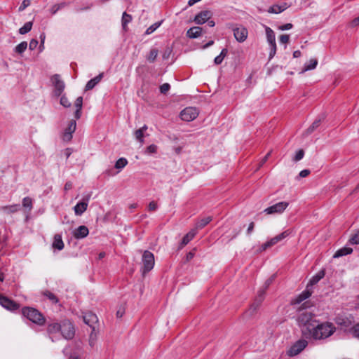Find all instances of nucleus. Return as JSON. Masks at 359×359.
I'll return each instance as SVG.
<instances>
[{
  "mask_svg": "<svg viewBox=\"0 0 359 359\" xmlns=\"http://www.w3.org/2000/svg\"><path fill=\"white\" fill-rule=\"evenodd\" d=\"M158 209V205L155 201H151L148 205V210L149 211H155Z\"/></svg>",
  "mask_w": 359,
  "mask_h": 359,
  "instance_id": "nucleus-52",
  "label": "nucleus"
},
{
  "mask_svg": "<svg viewBox=\"0 0 359 359\" xmlns=\"http://www.w3.org/2000/svg\"><path fill=\"white\" fill-rule=\"evenodd\" d=\"M211 13L208 11H203L198 13L194 18V22L197 25H203L211 18Z\"/></svg>",
  "mask_w": 359,
  "mask_h": 359,
  "instance_id": "nucleus-16",
  "label": "nucleus"
},
{
  "mask_svg": "<svg viewBox=\"0 0 359 359\" xmlns=\"http://www.w3.org/2000/svg\"><path fill=\"white\" fill-rule=\"evenodd\" d=\"M1 210L7 213H14L20 210L19 204H14L11 205H6L1 207Z\"/></svg>",
  "mask_w": 359,
  "mask_h": 359,
  "instance_id": "nucleus-30",
  "label": "nucleus"
},
{
  "mask_svg": "<svg viewBox=\"0 0 359 359\" xmlns=\"http://www.w3.org/2000/svg\"><path fill=\"white\" fill-rule=\"evenodd\" d=\"M103 76L104 73H100L93 79L89 80L85 86V90H92L97 84H98L100 82V81L103 78Z\"/></svg>",
  "mask_w": 359,
  "mask_h": 359,
  "instance_id": "nucleus-18",
  "label": "nucleus"
},
{
  "mask_svg": "<svg viewBox=\"0 0 359 359\" xmlns=\"http://www.w3.org/2000/svg\"><path fill=\"white\" fill-rule=\"evenodd\" d=\"M266 290H264V288L262 287L260 288V290L258 291L257 297L255 299V303L252 305V307L254 310H256L257 307L260 305L264 299V294Z\"/></svg>",
  "mask_w": 359,
  "mask_h": 359,
  "instance_id": "nucleus-25",
  "label": "nucleus"
},
{
  "mask_svg": "<svg viewBox=\"0 0 359 359\" xmlns=\"http://www.w3.org/2000/svg\"><path fill=\"white\" fill-rule=\"evenodd\" d=\"M298 323L300 326L305 327V330L302 332L303 334L306 335L309 332L310 325H314L317 323V320L313 319V315L311 313L305 312L299 316Z\"/></svg>",
  "mask_w": 359,
  "mask_h": 359,
  "instance_id": "nucleus-3",
  "label": "nucleus"
},
{
  "mask_svg": "<svg viewBox=\"0 0 359 359\" xmlns=\"http://www.w3.org/2000/svg\"><path fill=\"white\" fill-rule=\"evenodd\" d=\"M350 26L351 27H355L359 26V15L356 18H355L351 22Z\"/></svg>",
  "mask_w": 359,
  "mask_h": 359,
  "instance_id": "nucleus-56",
  "label": "nucleus"
},
{
  "mask_svg": "<svg viewBox=\"0 0 359 359\" xmlns=\"http://www.w3.org/2000/svg\"><path fill=\"white\" fill-rule=\"evenodd\" d=\"M273 282V278H269L268 280H266V282L264 283V285H263V287L264 288V290H267L268 287H269V285L272 283Z\"/></svg>",
  "mask_w": 359,
  "mask_h": 359,
  "instance_id": "nucleus-58",
  "label": "nucleus"
},
{
  "mask_svg": "<svg viewBox=\"0 0 359 359\" xmlns=\"http://www.w3.org/2000/svg\"><path fill=\"white\" fill-rule=\"evenodd\" d=\"M33 200L30 197H25L22 199V206L25 208H28L29 211L32 209Z\"/></svg>",
  "mask_w": 359,
  "mask_h": 359,
  "instance_id": "nucleus-41",
  "label": "nucleus"
},
{
  "mask_svg": "<svg viewBox=\"0 0 359 359\" xmlns=\"http://www.w3.org/2000/svg\"><path fill=\"white\" fill-rule=\"evenodd\" d=\"M76 128V123L75 120L70 121L68 127L65 129L63 133V140L69 142L72 138V134L75 132Z\"/></svg>",
  "mask_w": 359,
  "mask_h": 359,
  "instance_id": "nucleus-14",
  "label": "nucleus"
},
{
  "mask_svg": "<svg viewBox=\"0 0 359 359\" xmlns=\"http://www.w3.org/2000/svg\"><path fill=\"white\" fill-rule=\"evenodd\" d=\"M60 8V6H57L56 5H55L54 6H53L52 9H51V13L52 14H55L57 13V11L59 10Z\"/></svg>",
  "mask_w": 359,
  "mask_h": 359,
  "instance_id": "nucleus-63",
  "label": "nucleus"
},
{
  "mask_svg": "<svg viewBox=\"0 0 359 359\" xmlns=\"http://www.w3.org/2000/svg\"><path fill=\"white\" fill-rule=\"evenodd\" d=\"M309 285L306 286V288L305 290H304L301 294H299L295 301V304H300L302 302L304 301L305 299H308L309 297L311 296L312 291L310 290Z\"/></svg>",
  "mask_w": 359,
  "mask_h": 359,
  "instance_id": "nucleus-20",
  "label": "nucleus"
},
{
  "mask_svg": "<svg viewBox=\"0 0 359 359\" xmlns=\"http://www.w3.org/2000/svg\"><path fill=\"white\" fill-rule=\"evenodd\" d=\"M0 304L7 310L14 311L19 309V304L9 298L0 294Z\"/></svg>",
  "mask_w": 359,
  "mask_h": 359,
  "instance_id": "nucleus-11",
  "label": "nucleus"
},
{
  "mask_svg": "<svg viewBox=\"0 0 359 359\" xmlns=\"http://www.w3.org/2000/svg\"><path fill=\"white\" fill-rule=\"evenodd\" d=\"M233 32L236 40L239 43L244 42L248 38V31L243 26L234 28Z\"/></svg>",
  "mask_w": 359,
  "mask_h": 359,
  "instance_id": "nucleus-13",
  "label": "nucleus"
},
{
  "mask_svg": "<svg viewBox=\"0 0 359 359\" xmlns=\"http://www.w3.org/2000/svg\"><path fill=\"white\" fill-rule=\"evenodd\" d=\"M132 20L130 15L124 12L122 15V27L124 30H126L127 25Z\"/></svg>",
  "mask_w": 359,
  "mask_h": 359,
  "instance_id": "nucleus-35",
  "label": "nucleus"
},
{
  "mask_svg": "<svg viewBox=\"0 0 359 359\" xmlns=\"http://www.w3.org/2000/svg\"><path fill=\"white\" fill-rule=\"evenodd\" d=\"M318 65V60L317 59L312 58L309 61H308L306 63H305L304 67V71H309L314 69Z\"/></svg>",
  "mask_w": 359,
  "mask_h": 359,
  "instance_id": "nucleus-31",
  "label": "nucleus"
},
{
  "mask_svg": "<svg viewBox=\"0 0 359 359\" xmlns=\"http://www.w3.org/2000/svg\"><path fill=\"white\" fill-rule=\"evenodd\" d=\"M266 40L269 45L276 44V36L274 32L267 26H264Z\"/></svg>",
  "mask_w": 359,
  "mask_h": 359,
  "instance_id": "nucleus-24",
  "label": "nucleus"
},
{
  "mask_svg": "<svg viewBox=\"0 0 359 359\" xmlns=\"http://www.w3.org/2000/svg\"><path fill=\"white\" fill-rule=\"evenodd\" d=\"M43 294L53 304H57L58 302L57 297L50 291L46 290L43 292Z\"/></svg>",
  "mask_w": 359,
  "mask_h": 359,
  "instance_id": "nucleus-38",
  "label": "nucleus"
},
{
  "mask_svg": "<svg viewBox=\"0 0 359 359\" xmlns=\"http://www.w3.org/2000/svg\"><path fill=\"white\" fill-rule=\"evenodd\" d=\"M72 188V183L71 182H67L65 184V189L69 190Z\"/></svg>",
  "mask_w": 359,
  "mask_h": 359,
  "instance_id": "nucleus-60",
  "label": "nucleus"
},
{
  "mask_svg": "<svg viewBox=\"0 0 359 359\" xmlns=\"http://www.w3.org/2000/svg\"><path fill=\"white\" fill-rule=\"evenodd\" d=\"M198 115L196 108L187 107L180 112V118L184 121H191L194 120Z\"/></svg>",
  "mask_w": 359,
  "mask_h": 359,
  "instance_id": "nucleus-10",
  "label": "nucleus"
},
{
  "mask_svg": "<svg viewBox=\"0 0 359 359\" xmlns=\"http://www.w3.org/2000/svg\"><path fill=\"white\" fill-rule=\"evenodd\" d=\"M325 275V272L324 269L319 271L311 278L307 285H309V287H312L313 285L317 284L322 278H324Z\"/></svg>",
  "mask_w": 359,
  "mask_h": 359,
  "instance_id": "nucleus-22",
  "label": "nucleus"
},
{
  "mask_svg": "<svg viewBox=\"0 0 359 359\" xmlns=\"http://www.w3.org/2000/svg\"><path fill=\"white\" fill-rule=\"evenodd\" d=\"M32 27V22H27L25 23V25L19 29V33L20 34H25L28 33Z\"/></svg>",
  "mask_w": 359,
  "mask_h": 359,
  "instance_id": "nucleus-39",
  "label": "nucleus"
},
{
  "mask_svg": "<svg viewBox=\"0 0 359 359\" xmlns=\"http://www.w3.org/2000/svg\"><path fill=\"white\" fill-rule=\"evenodd\" d=\"M254 227H255V224L254 222H250L249 224V226H248V228L247 229V233L248 235H250L252 231H253V229H254Z\"/></svg>",
  "mask_w": 359,
  "mask_h": 359,
  "instance_id": "nucleus-59",
  "label": "nucleus"
},
{
  "mask_svg": "<svg viewBox=\"0 0 359 359\" xmlns=\"http://www.w3.org/2000/svg\"><path fill=\"white\" fill-rule=\"evenodd\" d=\"M308 345V341L306 339H299L287 351L288 356L292 357L300 353Z\"/></svg>",
  "mask_w": 359,
  "mask_h": 359,
  "instance_id": "nucleus-7",
  "label": "nucleus"
},
{
  "mask_svg": "<svg viewBox=\"0 0 359 359\" xmlns=\"http://www.w3.org/2000/svg\"><path fill=\"white\" fill-rule=\"evenodd\" d=\"M83 104V97L81 96L78 97L75 101V107L76 109H81Z\"/></svg>",
  "mask_w": 359,
  "mask_h": 359,
  "instance_id": "nucleus-50",
  "label": "nucleus"
},
{
  "mask_svg": "<svg viewBox=\"0 0 359 359\" xmlns=\"http://www.w3.org/2000/svg\"><path fill=\"white\" fill-rule=\"evenodd\" d=\"M61 328V323L53 322L49 323L47 327V332L49 334L59 333Z\"/></svg>",
  "mask_w": 359,
  "mask_h": 359,
  "instance_id": "nucleus-26",
  "label": "nucleus"
},
{
  "mask_svg": "<svg viewBox=\"0 0 359 359\" xmlns=\"http://www.w3.org/2000/svg\"><path fill=\"white\" fill-rule=\"evenodd\" d=\"M214 43V41L211 40L209 42H208L206 44H205L203 46V49H205L210 46H211L212 45H213Z\"/></svg>",
  "mask_w": 359,
  "mask_h": 359,
  "instance_id": "nucleus-64",
  "label": "nucleus"
},
{
  "mask_svg": "<svg viewBox=\"0 0 359 359\" xmlns=\"http://www.w3.org/2000/svg\"><path fill=\"white\" fill-rule=\"evenodd\" d=\"M128 164V161L126 158H118L116 163L115 168L119 170L123 169Z\"/></svg>",
  "mask_w": 359,
  "mask_h": 359,
  "instance_id": "nucleus-40",
  "label": "nucleus"
},
{
  "mask_svg": "<svg viewBox=\"0 0 359 359\" xmlns=\"http://www.w3.org/2000/svg\"><path fill=\"white\" fill-rule=\"evenodd\" d=\"M310 174V170H308V169H304V170H302L299 175L300 177H307Z\"/></svg>",
  "mask_w": 359,
  "mask_h": 359,
  "instance_id": "nucleus-57",
  "label": "nucleus"
},
{
  "mask_svg": "<svg viewBox=\"0 0 359 359\" xmlns=\"http://www.w3.org/2000/svg\"><path fill=\"white\" fill-rule=\"evenodd\" d=\"M39 38H40V41H41V42H40V43H41V45H43V44H44V41H45V39H46V34H45V33H43H43H41V34H40Z\"/></svg>",
  "mask_w": 359,
  "mask_h": 359,
  "instance_id": "nucleus-61",
  "label": "nucleus"
},
{
  "mask_svg": "<svg viewBox=\"0 0 359 359\" xmlns=\"http://www.w3.org/2000/svg\"><path fill=\"white\" fill-rule=\"evenodd\" d=\"M157 151V146L155 144H151L147 147L146 152L147 154H155Z\"/></svg>",
  "mask_w": 359,
  "mask_h": 359,
  "instance_id": "nucleus-49",
  "label": "nucleus"
},
{
  "mask_svg": "<svg viewBox=\"0 0 359 359\" xmlns=\"http://www.w3.org/2000/svg\"><path fill=\"white\" fill-rule=\"evenodd\" d=\"M280 42L281 43L286 44L289 42L290 37L287 34H282L279 38Z\"/></svg>",
  "mask_w": 359,
  "mask_h": 359,
  "instance_id": "nucleus-51",
  "label": "nucleus"
},
{
  "mask_svg": "<svg viewBox=\"0 0 359 359\" xmlns=\"http://www.w3.org/2000/svg\"><path fill=\"white\" fill-rule=\"evenodd\" d=\"M161 25V22H157L151 25L149 27H148L145 32L146 34H150L153 33L157 28L160 27Z\"/></svg>",
  "mask_w": 359,
  "mask_h": 359,
  "instance_id": "nucleus-42",
  "label": "nucleus"
},
{
  "mask_svg": "<svg viewBox=\"0 0 359 359\" xmlns=\"http://www.w3.org/2000/svg\"><path fill=\"white\" fill-rule=\"evenodd\" d=\"M64 246L65 245L62 239V236L60 234H55L54 236L52 247L57 250H62L64 248Z\"/></svg>",
  "mask_w": 359,
  "mask_h": 359,
  "instance_id": "nucleus-21",
  "label": "nucleus"
},
{
  "mask_svg": "<svg viewBox=\"0 0 359 359\" xmlns=\"http://www.w3.org/2000/svg\"><path fill=\"white\" fill-rule=\"evenodd\" d=\"M81 109H76V110L75 111V118L76 119L80 118L81 115Z\"/></svg>",
  "mask_w": 359,
  "mask_h": 359,
  "instance_id": "nucleus-62",
  "label": "nucleus"
},
{
  "mask_svg": "<svg viewBox=\"0 0 359 359\" xmlns=\"http://www.w3.org/2000/svg\"><path fill=\"white\" fill-rule=\"evenodd\" d=\"M306 334L310 339L316 341H324L331 337L337 330L336 326L331 322L320 323L317 321L314 325L311 324Z\"/></svg>",
  "mask_w": 359,
  "mask_h": 359,
  "instance_id": "nucleus-1",
  "label": "nucleus"
},
{
  "mask_svg": "<svg viewBox=\"0 0 359 359\" xmlns=\"http://www.w3.org/2000/svg\"><path fill=\"white\" fill-rule=\"evenodd\" d=\"M228 53V50L226 48H223L219 55L215 57L214 60V63L216 65H220L224 60V57L226 56Z\"/></svg>",
  "mask_w": 359,
  "mask_h": 359,
  "instance_id": "nucleus-32",
  "label": "nucleus"
},
{
  "mask_svg": "<svg viewBox=\"0 0 359 359\" xmlns=\"http://www.w3.org/2000/svg\"><path fill=\"white\" fill-rule=\"evenodd\" d=\"M158 53V49H156V48L151 49V50L149 51V54H148V55L147 57V60L149 62H154V60L157 57Z\"/></svg>",
  "mask_w": 359,
  "mask_h": 359,
  "instance_id": "nucleus-37",
  "label": "nucleus"
},
{
  "mask_svg": "<svg viewBox=\"0 0 359 359\" xmlns=\"http://www.w3.org/2000/svg\"><path fill=\"white\" fill-rule=\"evenodd\" d=\"M203 28L200 27H193L188 29L187 36L190 39L199 37L202 34Z\"/></svg>",
  "mask_w": 359,
  "mask_h": 359,
  "instance_id": "nucleus-19",
  "label": "nucleus"
},
{
  "mask_svg": "<svg viewBox=\"0 0 359 359\" xmlns=\"http://www.w3.org/2000/svg\"><path fill=\"white\" fill-rule=\"evenodd\" d=\"M288 7L289 6L287 5V3H283L281 5L275 4L269 8V12L271 13L278 14L286 10Z\"/></svg>",
  "mask_w": 359,
  "mask_h": 359,
  "instance_id": "nucleus-23",
  "label": "nucleus"
},
{
  "mask_svg": "<svg viewBox=\"0 0 359 359\" xmlns=\"http://www.w3.org/2000/svg\"><path fill=\"white\" fill-rule=\"evenodd\" d=\"M350 332L354 337L359 339V323L353 325Z\"/></svg>",
  "mask_w": 359,
  "mask_h": 359,
  "instance_id": "nucleus-43",
  "label": "nucleus"
},
{
  "mask_svg": "<svg viewBox=\"0 0 359 359\" xmlns=\"http://www.w3.org/2000/svg\"><path fill=\"white\" fill-rule=\"evenodd\" d=\"M212 219V217L208 216L199 219L196 223V227L198 229H203Z\"/></svg>",
  "mask_w": 359,
  "mask_h": 359,
  "instance_id": "nucleus-33",
  "label": "nucleus"
},
{
  "mask_svg": "<svg viewBox=\"0 0 359 359\" xmlns=\"http://www.w3.org/2000/svg\"><path fill=\"white\" fill-rule=\"evenodd\" d=\"M291 233L290 230L287 229L282 232L281 233L274 236L266 243H263L259 249L260 252L266 250L267 248H271L276 243L280 242L285 238H287Z\"/></svg>",
  "mask_w": 359,
  "mask_h": 359,
  "instance_id": "nucleus-5",
  "label": "nucleus"
},
{
  "mask_svg": "<svg viewBox=\"0 0 359 359\" xmlns=\"http://www.w3.org/2000/svg\"><path fill=\"white\" fill-rule=\"evenodd\" d=\"M29 0H24L19 7V11H22L29 5Z\"/></svg>",
  "mask_w": 359,
  "mask_h": 359,
  "instance_id": "nucleus-54",
  "label": "nucleus"
},
{
  "mask_svg": "<svg viewBox=\"0 0 359 359\" xmlns=\"http://www.w3.org/2000/svg\"><path fill=\"white\" fill-rule=\"evenodd\" d=\"M353 252L352 248L348 247H344L339 249L334 255V258L340 257L351 254Z\"/></svg>",
  "mask_w": 359,
  "mask_h": 359,
  "instance_id": "nucleus-29",
  "label": "nucleus"
},
{
  "mask_svg": "<svg viewBox=\"0 0 359 359\" xmlns=\"http://www.w3.org/2000/svg\"><path fill=\"white\" fill-rule=\"evenodd\" d=\"M289 203L285 201L278 202L264 210L268 215L281 214L288 207Z\"/></svg>",
  "mask_w": 359,
  "mask_h": 359,
  "instance_id": "nucleus-9",
  "label": "nucleus"
},
{
  "mask_svg": "<svg viewBox=\"0 0 359 359\" xmlns=\"http://www.w3.org/2000/svg\"><path fill=\"white\" fill-rule=\"evenodd\" d=\"M321 123V118H318L313 121L312 125L309 126L307 130H306V135L311 134L317 128L319 127Z\"/></svg>",
  "mask_w": 359,
  "mask_h": 359,
  "instance_id": "nucleus-34",
  "label": "nucleus"
},
{
  "mask_svg": "<svg viewBox=\"0 0 359 359\" xmlns=\"http://www.w3.org/2000/svg\"><path fill=\"white\" fill-rule=\"evenodd\" d=\"M22 315L28 320L38 325H43L46 319L37 309L32 307H25L22 310Z\"/></svg>",
  "mask_w": 359,
  "mask_h": 359,
  "instance_id": "nucleus-2",
  "label": "nucleus"
},
{
  "mask_svg": "<svg viewBox=\"0 0 359 359\" xmlns=\"http://www.w3.org/2000/svg\"><path fill=\"white\" fill-rule=\"evenodd\" d=\"M27 46V41H22L15 46V51L17 53L22 54L26 50Z\"/></svg>",
  "mask_w": 359,
  "mask_h": 359,
  "instance_id": "nucleus-36",
  "label": "nucleus"
},
{
  "mask_svg": "<svg viewBox=\"0 0 359 359\" xmlns=\"http://www.w3.org/2000/svg\"><path fill=\"white\" fill-rule=\"evenodd\" d=\"M60 333L66 339H71L75 334L73 324L68 320H63L61 323V328Z\"/></svg>",
  "mask_w": 359,
  "mask_h": 359,
  "instance_id": "nucleus-6",
  "label": "nucleus"
},
{
  "mask_svg": "<svg viewBox=\"0 0 359 359\" xmlns=\"http://www.w3.org/2000/svg\"><path fill=\"white\" fill-rule=\"evenodd\" d=\"M160 92L162 94H166L170 89V85L168 83H165L160 86Z\"/></svg>",
  "mask_w": 359,
  "mask_h": 359,
  "instance_id": "nucleus-44",
  "label": "nucleus"
},
{
  "mask_svg": "<svg viewBox=\"0 0 359 359\" xmlns=\"http://www.w3.org/2000/svg\"><path fill=\"white\" fill-rule=\"evenodd\" d=\"M90 198V195L88 194L83 198L82 201L79 202L74 207V210L76 215L81 216L87 210Z\"/></svg>",
  "mask_w": 359,
  "mask_h": 359,
  "instance_id": "nucleus-12",
  "label": "nucleus"
},
{
  "mask_svg": "<svg viewBox=\"0 0 359 359\" xmlns=\"http://www.w3.org/2000/svg\"><path fill=\"white\" fill-rule=\"evenodd\" d=\"M349 242L351 244H359V231L352 236Z\"/></svg>",
  "mask_w": 359,
  "mask_h": 359,
  "instance_id": "nucleus-45",
  "label": "nucleus"
},
{
  "mask_svg": "<svg viewBox=\"0 0 359 359\" xmlns=\"http://www.w3.org/2000/svg\"><path fill=\"white\" fill-rule=\"evenodd\" d=\"M51 81L55 88V95L57 97L60 96L65 87L64 81L60 79V76L59 74H54L51 77Z\"/></svg>",
  "mask_w": 359,
  "mask_h": 359,
  "instance_id": "nucleus-8",
  "label": "nucleus"
},
{
  "mask_svg": "<svg viewBox=\"0 0 359 359\" xmlns=\"http://www.w3.org/2000/svg\"><path fill=\"white\" fill-rule=\"evenodd\" d=\"M38 43L39 42L36 39H32L29 43V48L31 50H34L36 48Z\"/></svg>",
  "mask_w": 359,
  "mask_h": 359,
  "instance_id": "nucleus-53",
  "label": "nucleus"
},
{
  "mask_svg": "<svg viewBox=\"0 0 359 359\" xmlns=\"http://www.w3.org/2000/svg\"><path fill=\"white\" fill-rule=\"evenodd\" d=\"M60 104L65 107H69L71 106L70 102L65 96H62L60 98Z\"/></svg>",
  "mask_w": 359,
  "mask_h": 359,
  "instance_id": "nucleus-48",
  "label": "nucleus"
},
{
  "mask_svg": "<svg viewBox=\"0 0 359 359\" xmlns=\"http://www.w3.org/2000/svg\"><path fill=\"white\" fill-rule=\"evenodd\" d=\"M270 46V52L269 55V60H271L276 53V44H272Z\"/></svg>",
  "mask_w": 359,
  "mask_h": 359,
  "instance_id": "nucleus-47",
  "label": "nucleus"
},
{
  "mask_svg": "<svg viewBox=\"0 0 359 359\" xmlns=\"http://www.w3.org/2000/svg\"><path fill=\"white\" fill-rule=\"evenodd\" d=\"M89 233V230L87 226L84 225L79 226L74 231V237L76 239H82L86 238Z\"/></svg>",
  "mask_w": 359,
  "mask_h": 359,
  "instance_id": "nucleus-17",
  "label": "nucleus"
},
{
  "mask_svg": "<svg viewBox=\"0 0 359 359\" xmlns=\"http://www.w3.org/2000/svg\"><path fill=\"white\" fill-rule=\"evenodd\" d=\"M293 27L292 24L291 23H287V24H285L283 25H281L279 27V29L280 30H282V31H284V30H288V29H292Z\"/></svg>",
  "mask_w": 359,
  "mask_h": 359,
  "instance_id": "nucleus-55",
  "label": "nucleus"
},
{
  "mask_svg": "<svg viewBox=\"0 0 359 359\" xmlns=\"http://www.w3.org/2000/svg\"><path fill=\"white\" fill-rule=\"evenodd\" d=\"M304 156V151L302 149H299L298 151H297L293 160L294 161H299L303 158Z\"/></svg>",
  "mask_w": 359,
  "mask_h": 359,
  "instance_id": "nucleus-46",
  "label": "nucleus"
},
{
  "mask_svg": "<svg viewBox=\"0 0 359 359\" xmlns=\"http://www.w3.org/2000/svg\"><path fill=\"white\" fill-rule=\"evenodd\" d=\"M196 231L192 230L187 233L182 238L181 242V248H183L186 245H187L195 236Z\"/></svg>",
  "mask_w": 359,
  "mask_h": 359,
  "instance_id": "nucleus-28",
  "label": "nucleus"
},
{
  "mask_svg": "<svg viewBox=\"0 0 359 359\" xmlns=\"http://www.w3.org/2000/svg\"><path fill=\"white\" fill-rule=\"evenodd\" d=\"M147 128V126L144 125L142 128L136 130L134 133L135 139L141 144L144 142V132L146 131Z\"/></svg>",
  "mask_w": 359,
  "mask_h": 359,
  "instance_id": "nucleus-27",
  "label": "nucleus"
},
{
  "mask_svg": "<svg viewBox=\"0 0 359 359\" xmlns=\"http://www.w3.org/2000/svg\"><path fill=\"white\" fill-rule=\"evenodd\" d=\"M83 321L89 327H92L93 330H95V324L98 322V318L95 313L88 312L83 316Z\"/></svg>",
  "mask_w": 359,
  "mask_h": 359,
  "instance_id": "nucleus-15",
  "label": "nucleus"
},
{
  "mask_svg": "<svg viewBox=\"0 0 359 359\" xmlns=\"http://www.w3.org/2000/svg\"><path fill=\"white\" fill-rule=\"evenodd\" d=\"M143 266L142 273L145 274L150 271L154 266L155 259L154 255L149 250H145L142 255V258Z\"/></svg>",
  "mask_w": 359,
  "mask_h": 359,
  "instance_id": "nucleus-4",
  "label": "nucleus"
}]
</instances>
